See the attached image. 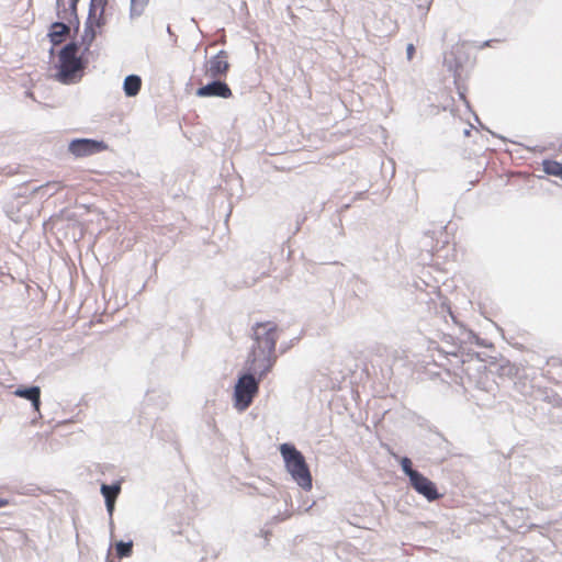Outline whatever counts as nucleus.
Instances as JSON below:
<instances>
[{"label":"nucleus","instance_id":"obj_1","mask_svg":"<svg viewBox=\"0 0 562 562\" xmlns=\"http://www.w3.org/2000/svg\"><path fill=\"white\" fill-rule=\"evenodd\" d=\"M252 331L254 345L247 359V368L262 376L271 370L276 361L278 326L273 322L257 323Z\"/></svg>","mask_w":562,"mask_h":562},{"label":"nucleus","instance_id":"obj_2","mask_svg":"<svg viewBox=\"0 0 562 562\" xmlns=\"http://www.w3.org/2000/svg\"><path fill=\"white\" fill-rule=\"evenodd\" d=\"M79 47L69 43L59 52L56 79L65 85L76 82L82 77L85 63L78 56Z\"/></svg>","mask_w":562,"mask_h":562},{"label":"nucleus","instance_id":"obj_3","mask_svg":"<svg viewBox=\"0 0 562 562\" xmlns=\"http://www.w3.org/2000/svg\"><path fill=\"white\" fill-rule=\"evenodd\" d=\"M280 452L283 458L285 468L291 474L292 479L303 490H311L312 475L304 456L293 445L290 443H282L280 446Z\"/></svg>","mask_w":562,"mask_h":562},{"label":"nucleus","instance_id":"obj_4","mask_svg":"<svg viewBox=\"0 0 562 562\" xmlns=\"http://www.w3.org/2000/svg\"><path fill=\"white\" fill-rule=\"evenodd\" d=\"M258 391V382L251 373L240 376L235 386L234 394L236 408L239 411L248 408Z\"/></svg>","mask_w":562,"mask_h":562},{"label":"nucleus","instance_id":"obj_5","mask_svg":"<svg viewBox=\"0 0 562 562\" xmlns=\"http://www.w3.org/2000/svg\"><path fill=\"white\" fill-rule=\"evenodd\" d=\"M229 68L228 53L222 49L204 63V76L210 79H224Z\"/></svg>","mask_w":562,"mask_h":562},{"label":"nucleus","instance_id":"obj_6","mask_svg":"<svg viewBox=\"0 0 562 562\" xmlns=\"http://www.w3.org/2000/svg\"><path fill=\"white\" fill-rule=\"evenodd\" d=\"M69 151L76 157H87L97 153H101L108 148L104 142L79 138L74 139L69 144Z\"/></svg>","mask_w":562,"mask_h":562},{"label":"nucleus","instance_id":"obj_7","mask_svg":"<svg viewBox=\"0 0 562 562\" xmlns=\"http://www.w3.org/2000/svg\"><path fill=\"white\" fill-rule=\"evenodd\" d=\"M411 484L414 490L423 495L427 501L434 502L441 497L437 491L436 484L422 473H413Z\"/></svg>","mask_w":562,"mask_h":562},{"label":"nucleus","instance_id":"obj_8","mask_svg":"<svg viewBox=\"0 0 562 562\" xmlns=\"http://www.w3.org/2000/svg\"><path fill=\"white\" fill-rule=\"evenodd\" d=\"M196 95L201 98L218 97L228 99L233 95V92L228 85L222 81V79H213L212 82L200 87L196 90Z\"/></svg>","mask_w":562,"mask_h":562},{"label":"nucleus","instance_id":"obj_9","mask_svg":"<svg viewBox=\"0 0 562 562\" xmlns=\"http://www.w3.org/2000/svg\"><path fill=\"white\" fill-rule=\"evenodd\" d=\"M13 394L18 397L29 400L34 411L40 412L41 407V389L38 386L18 387Z\"/></svg>","mask_w":562,"mask_h":562},{"label":"nucleus","instance_id":"obj_10","mask_svg":"<svg viewBox=\"0 0 562 562\" xmlns=\"http://www.w3.org/2000/svg\"><path fill=\"white\" fill-rule=\"evenodd\" d=\"M121 491L120 485H106L102 484L101 486V493L105 498L106 507L109 512L113 510L115 499Z\"/></svg>","mask_w":562,"mask_h":562},{"label":"nucleus","instance_id":"obj_11","mask_svg":"<svg viewBox=\"0 0 562 562\" xmlns=\"http://www.w3.org/2000/svg\"><path fill=\"white\" fill-rule=\"evenodd\" d=\"M142 88V79L136 75H130L125 78L123 89L127 97H135Z\"/></svg>","mask_w":562,"mask_h":562},{"label":"nucleus","instance_id":"obj_12","mask_svg":"<svg viewBox=\"0 0 562 562\" xmlns=\"http://www.w3.org/2000/svg\"><path fill=\"white\" fill-rule=\"evenodd\" d=\"M69 27L61 23L55 22L50 26L49 37L53 44H59L63 38L68 34Z\"/></svg>","mask_w":562,"mask_h":562},{"label":"nucleus","instance_id":"obj_13","mask_svg":"<svg viewBox=\"0 0 562 562\" xmlns=\"http://www.w3.org/2000/svg\"><path fill=\"white\" fill-rule=\"evenodd\" d=\"M543 171L547 175L555 176L562 179V164L555 160L546 159L542 161Z\"/></svg>","mask_w":562,"mask_h":562},{"label":"nucleus","instance_id":"obj_14","mask_svg":"<svg viewBox=\"0 0 562 562\" xmlns=\"http://www.w3.org/2000/svg\"><path fill=\"white\" fill-rule=\"evenodd\" d=\"M133 544L132 542L120 541L115 546L116 555L119 558L130 557L132 554Z\"/></svg>","mask_w":562,"mask_h":562},{"label":"nucleus","instance_id":"obj_15","mask_svg":"<svg viewBox=\"0 0 562 562\" xmlns=\"http://www.w3.org/2000/svg\"><path fill=\"white\" fill-rule=\"evenodd\" d=\"M148 3V0H131V11L133 14H140Z\"/></svg>","mask_w":562,"mask_h":562},{"label":"nucleus","instance_id":"obj_16","mask_svg":"<svg viewBox=\"0 0 562 562\" xmlns=\"http://www.w3.org/2000/svg\"><path fill=\"white\" fill-rule=\"evenodd\" d=\"M401 465H402L403 471L409 477V481L412 480L413 473H418V471H416L412 468V461L406 457L402 459Z\"/></svg>","mask_w":562,"mask_h":562},{"label":"nucleus","instance_id":"obj_17","mask_svg":"<svg viewBox=\"0 0 562 562\" xmlns=\"http://www.w3.org/2000/svg\"><path fill=\"white\" fill-rule=\"evenodd\" d=\"M108 4V0H91V9L99 10L100 14H103L105 7Z\"/></svg>","mask_w":562,"mask_h":562},{"label":"nucleus","instance_id":"obj_18","mask_svg":"<svg viewBox=\"0 0 562 562\" xmlns=\"http://www.w3.org/2000/svg\"><path fill=\"white\" fill-rule=\"evenodd\" d=\"M406 53H407V59L412 60L413 57H414V54H415V46H414V44H408L407 45Z\"/></svg>","mask_w":562,"mask_h":562},{"label":"nucleus","instance_id":"obj_19","mask_svg":"<svg viewBox=\"0 0 562 562\" xmlns=\"http://www.w3.org/2000/svg\"><path fill=\"white\" fill-rule=\"evenodd\" d=\"M8 505V501L0 498V507H4Z\"/></svg>","mask_w":562,"mask_h":562},{"label":"nucleus","instance_id":"obj_20","mask_svg":"<svg viewBox=\"0 0 562 562\" xmlns=\"http://www.w3.org/2000/svg\"><path fill=\"white\" fill-rule=\"evenodd\" d=\"M74 3L78 2V0H71Z\"/></svg>","mask_w":562,"mask_h":562}]
</instances>
